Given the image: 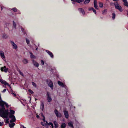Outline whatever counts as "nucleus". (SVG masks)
<instances>
[{"label":"nucleus","instance_id":"obj_1","mask_svg":"<svg viewBox=\"0 0 128 128\" xmlns=\"http://www.w3.org/2000/svg\"><path fill=\"white\" fill-rule=\"evenodd\" d=\"M116 4L114 3V4L116 8L120 12H122L123 10L122 7L119 5L118 2H116Z\"/></svg>","mask_w":128,"mask_h":128},{"label":"nucleus","instance_id":"obj_2","mask_svg":"<svg viewBox=\"0 0 128 128\" xmlns=\"http://www.w3.org/2000/svg\"><path fill=\"white\" fill-rule=\"evenodd\" d=\"M46 81L51 89H53L54 88V86L53 83L52 81L49 79H47L46 80Z\"/></svg>","mask_w":128,"mask_h":128},{"label":"nucleus","instance_id":"obj_3","mask_svg":"<svg viewBox=\"0 0 128 128\" xmlns=\"http://www.w3.org/2000/svg\"><path fill=\"white\" fill-rule=\"evenodd\" d=\"M1 113L2 114L0 116L3 118H8V116L9 114H6L5 112H4V111L1 112Z\"/></svg>","mask_w":128,"mask_h":128},{"label":"nucleus","instance_id":"obj_4","mask_svg":"<svg viewBox=\"0 0 128 128\" xmlns=\"http://www.w3.org/2000/svg\"><path fill=\"white\" fill-rule=\"evenodd\" d=\"M54 112L57 117L59 118L61 117L62 115L61 113L59 112L56 109H55L54 110Z\"/></svg>","mask_w":128,"mask_h":128},{"label":"nucleus","instance_id":"obj_5","mask_svg":"<svg viewBox=\"0 0 128 128\" xmlns=\"http://www.w3.org/2000/svg\"><path fill=\"white\" fill-rule=\"evenodd\" d=\"M10 113H9V117L10 118H12V116H14V114L15 111L12 110H10Z\"/></svg>","mask_w":128,"mask_h":128},{"label":"nucleus","instance_id":"obj_6","mask_svg":"<svg viewBox=\"0 0 128 128\" xmlns=\"http://www.w3.org/2000/svg\"><path fill=\"white\" fill-rule=\"evenodd\" d=\"M0 82L2 84L5 85H7L8 86L10 87V85L6 81L2 80L0 79Z\"/></svg>","mask_w":128,"mask_h":128},{"label":"nucleus","instance_id":"obj_7","mask_svg":"<svg viewBox=\"0 0 128 128\" xmlns=\"http://www.w3.org/2000/svg\"><path fill=\"white\" fill-rule=\"evenodd\" d=\"M10 41V43L12 44V46H13V48L14 49H16L17 48V46L15 44L14 42L11 40Z\"/></svg>","mask_w":128,"mask_h":128},{"label":"nucleus","instance_id":"obj_8","mask_svg":"<svg viewBox=\"0 0 128 128\" xmlns=\"http://www.w3.org/2000/svg\"><path fill=\"white\" fill-rule=\"evenodd\" d=\"M64 112L65 118H68L69 116V114L68 111L66 110H64Z\"/></svg>","mask_w":128,"mask_h":128},{"label":"nucleus","instance_id":"obj_9","mask_svg":"<svg viewBox=\"0 0 128 128\" xmlns=\"http://www.w3.org/2000/svg\"><path fill=\"white\" fill-rule=\"evenodd\" d=\"M47 96L48 101L49 102H50L52 101V99L48 92H47Z\"/></svg>","mask_w":128,"mask_h":128},{"label":"nucleus","instance_id":"obj_10","mask_svg":"<svg viewBox=\"0 0 128 128\" xmlns=\"http://www.w3.org/2000/svg\"><path fill=\"white\" fill-rule=\"evenodd\" d=\"M32 61L33 64L34 66L37 67H38L39 66V64L35 61L34 60H32Z\"/></svg>","mask_w":128,"mask_h":128},{"label":"nucleus","instance_id":"obj_11","mask_svg":"<svg viewBox=\"0 0 128 128\" xmlns=\"http://www.w3.org/2000/svg\"><path fill=\"white\" fill-rule=\"evenodd\" d=\"M58 84L62 87H64L66 86V85H64V84L61 82L60 81H58Z\"/></svg>","mask_w":128,"mask_h":128},{"label":"nucleus","instance_id":"obj_12","mask_svg":"<svg viewBox=\"0 0 128 128\" xmlns=\"http://www.w3.org/2000/svg\"><path fill=\"white\" fill-rule=\"evenodd\" d=\"M94 8L96 9H98V6L97 5V2L96 0H94Z\"/></svg>","mask_w":128,"mask_h":128},{"label":"nucleus","instance_id":"obj_13","mask_svg":"<svg viewBox=\"0 0 128 128\" xmlns=\"http://www.w3.org/2000/svg\"><path fill=\"white\" fill-rule=\"evenodd\" d=\"M46 52L48 53V54L50 55V56L52 58H53L54 57V55L53 54H52V53L50 51L48 50H46Z\"/></svg>","mask_w":128,"mask_h":128},{"label":"nucleus","instance_id":"obj_14","mask_svg":"<svg viewBox=\"0 0 128 128\" xmlns=\"http://www.w3.org/2000/svg\"><path fill=\"white\" fill-rule=\"evenodd\" d=\"M4 104H6V107L7 108H8V104H6V103L2 101L0 102V106H1V107L2 106H4Z\"/></svg>","mask_w":128,"mask_h":128},{"label":"nucleus","instance_id":"obj_15","mask_svg":"<svg viewBox=\"0 0 128 128\" xmlns=\"http://www.w3.org/2000/svg\"><path fill=\"white\" fill-rule=\"evenodd\" d=\"M68 126L72 128H74L73 125V122L72 121H70L68 123Z\"/></svg>","mask_w":128,"mask_h":128},{"label":"nucleus","instance_id":"obj_16","mask_svg":"<svg viewBox=\"0 0 128 128\" xmlns=\"http://www.w3.org/2000/svg\"><path fill=\"white\" fill-rule=\"evenodd\" d=\"M78 10L80 12L82 13L83 15H84L85 14L84 12V10L82 8H79L78 9Z\"/></svg>","mask_w":128,"mask_h":128},{"label":"nucleus","instance_id":"obj_17","mask_svg":"<svg viewBox=\"0 0 128 128\" xmlns=\"http://www.w3.org/2000/svg\"><path fill=\"white\" fill-rule=\"evenodd\" d=\"M71 0L74 2H76L78 3H80L84 1V0Z\"/></svg>","mask_w":128,"mask_h":128},{"label":"nucleus","instance_id":"obj_18","mask_svg":"<svg viewBox=\"0 0 128 128\" xmlns=\"http://www.w3.org/2000/svg\"><path fill=\"white\" fill-rule=\"evenodd\" d=\"M1 107L2 108L1 109L0 108V113H1L2 112L4 111L5 110L4 106H2Z\"/></svg>","mask_w":128,"mask_h":128},{"label":"nucleus","instance_id":"obj_19","mask_svg":"<svg viewBox=\"0 0 128 128\" xmlns=\"http://www.w3.org/2000/svg\"><path fill=\"white\" fill-rule=\"evenodd\" d=\"M53 123L55 127V128H58V124L57 122L56 121H54L53 122Z\"/></svg>","mask_w":128,"mask_h":128},{"label":"nucleus","instance_id":"obj_20","mask_svg":"<svg viewBox=\"0 0 128 128\" xmlns=\"http://www.w3.org/2000/svg\"><path fill=\"white\" fill-rule=\"evenodd\" d=\"M22 62L24 64H26L28 63V61L27 59L24 58L22 60Z\"/></svg>","mask_w":128,"mask_h":128},{"label":"nucleus","instance_id":"obj_21","mask_svg":"<svg viewBox=\"0 0 128 128\" xmlns=\"http://www.w3.org/2000/svg\"><path fill=\"white\" fill-rule=\"evenodd\" d=\"M15 125V123H13L11 124H9V126L11 128H13Z\"/></svg>","mask_w":128,"mask_h":128},{"label":"nucleus","instance_id":"obj_22","mask_svg":"<svg viewBox=\"0 0 128 128\" xmlns=\"http://www.w3.org/2000/svg\"><path fill=\"white\" fill-rule=\"evenodd\" d=\"M66 127V124L64 123H62L61 125V128H65Z\"/></svg>","mask_w":128,"mask_h":128},{"label":"nucleus","instance_id":"obj_23","mask_svg":"<svg viewBox=\"0 0 128 128\" xmlns=\"http://www.w3.org/2000/svg\"><path fill=\"white\" fill-rule=\"evenodd\" d=\"M8 36L5 34H2V38L4 39H6L8 38Z\"/></svg>","mask_w":128,"mask_h":128},{"label":"nucleus","instance_id":"obj_24","mask_svg":"<svg viewBox=\"0 0 128 128\" xmlns=\"http://www.w3.org/2000/svg\"><path fill=\"white\" fill-rule=\"evenodd\" d=\"M44 106V104L42 102L41 103L40 108H41L42 110L43 111Z\"/></svg>","mask_w":128,"mask_h":128},{"label":"nucleus","instance_id":"obj_25","mask_svg":"<svg viewBox=\"0 0 128 128\" xmlns=\"http://www.w3.org/2000/svg\"><path fill=\"white\" fill-rule=\"evenodd\" d=\"M30 57L31 58H36V56H34L32 53L30 52Z\"/></svg>","mask_w":128,"mask_h":128},{"label":"nucleus","instance_id":"obj_26","mask_svg":"<svg viewBox=\"0 0 128 128\" xmlns=\"http://www.w3.org/2000/svg\"><path fill=\"white\" fill-rule=\"evenodd\" d=\"M47 124L49 126H51L52 128H54V125L51 122H49V123H47Z\"/></svg>","mask_w":128,"mask_h":128},{"label":"nucleus","instance_id":"obj_27","mask_svg":"<svg viewBox=\"0 0 128 128\" xmlns=\"http://www.w3.org/2000/svg\"><path fill=\"white\" fill-rule=\"evenodd\" d=\"M0 55L3 58H5V56H4V54L3 52L2 51L1 52H0Z\"/></svg>","mask_w":128,"mask_h":128},{"label":"nucleus","instance_id":"obj_28","mask_svg":"<svg viewBox=\"0 0 128 128\" xmlns=\"http://www.w3.org/2000/svg\"><path fill=\"white\" fill-rule=\"evenodd\" d=\"M4 71L6 72H7L8 71V68H6V66H4Z\"/></svg>","mask_w":128,"mask_h":128},{"label":"nucleus","instance_id":"obj_29","mask_svg":"<svg viewBox=\"0 0 128 128\" xmlns=\"http://www.w3.org/2000/svg\"><path fill=\"white\" fill-rule=\"evenodd\" d=\"M90 0H85L84 2V4H88L89 3Z\"/></svg>","mask_w":128,"mask_h":128},{"label":"nucleus","instance_id":"obj_30","mask_svg":"<svg viewBox=\"0 0 128 128\" xmlns=\"http://www.w3.org/2000/svg\"><path fill=\"white\" fill-rule=\"evenodd\" d=\"M107 11V10L106 9L104 10L102 12V14H106Z\"/></svg>","mask_w":128,"mask_h":128},{"label":"nucleus","instance_id":"obj_31","mask_svg":"<svg viewBox=\"0 0 128 128\" xmlns=\"http://www.w3.org/2000/svg\"><path fill=\"white\" fill-rule=\"evenodd\" d=\"M12 120L13 121V122H15L16 120V118L15 117V116H14V117L12 116Z\"/></svg>","mask_w":128,"mask_h":128},{"label":"nucleus","instance_id":"obj_32","mask_svg":"<svg viewBox=\"0 0 128 128\" xmlns=\"http://www.w3.org/2000/svg\"><path fill=\"white\" fill-rule=\"evenodd\" d=\"M13 27L15 29H16V23H15V22H14V21H13Z\"/></svg>","mask_w":128,"mask_h":128},{"label":"nucleus","instance_id":"obj_33","mask_svg":"<svg viewBox=\"0 0 128 128\" xmlns=\"http://www.w3.org/2000/svg\"><path fill=\"white\" fill-rule=\"evenodd\" d=\"M44 122H41V124L43 126H46L47 124L45 123H44Z\"/></svg>","mask_w":128,"mask_h":128},{"label":"nucleus","instance_id":"obj_34","mask_svg":"<svg viewBox=\"0 0 128 128\" xmlns=\"http://www.w3.org/2000/svg\"><path fill=\"white\" fill-rule=\"evenodd\" d=\"M112 18L113 20L114 19L116 16V14L114 12L112 13Z\"/></svg>","mask_w":128,"mask_h":128},{"label":"nucleus","instance_id":"obj_35","mask_svg":"<svg viewBox=\"0 0 128 128\" xmlns=\"http://www.w3.org/2000/svg\"><path fill=\"white\" fill-rule=\"evenodd\" d=\"M124 3V4H126L128 3L127 0H122Z\"/></svg>","mask_w":128,"mask_h":128},{"label":"nucleus","instance_id":"obj_36","mask_svg":"<svg viewBox=\"0 0 128 128\" xmlns=\"http://www.w3.org/2000/svg\"><path fill=\"white\" fill-rule=\"evenodd\" d=\"M11 10L14 12H17V10L16 8H12V9Z\"/></svg>","mask_w":128,"mask_h":128},{"label":"nucleus","instance_id":"obj_37","mask_svg":"<svg viewBox=\"0 0 128 128\" xmlns=\"http://www.w3.org/2000/svg\"><path fill=\"white\" fill-rule=\"evenodd\" d=\"M32 85L34 86L35 87H36V83H35L34 82H32Z\"/></svg>","mask_w":128,"mask_h":128},{"label":"nucleus","instance_id":"obj_38","mask_svg":"<svg viewBox=\"0 0 128 128\" xmlns=\"http://www.w3.org/2000/svg\"><path fill=\"white\" fill-rule=\"evenodd\" d=\"M26 43L28 44H29L30 43L29 40L28 39V38H26Z\"/></svg>","mask_w":128,"mask_h":128},{"label":"nucleus","instance_id":"obj_39","mask_svg":"<svg viewBox=\"0 0 128 128\" xmlns=\"http://www.w3.org/2000/svg\"><path fill=\"white\" fill-rule=\"evenodd\" d=\"M6 124H8L9 122V119L8 118H6Z\"/></svg>","mask_w":128,"mask_h":128},{"label":"nucleus","instance_id":"obj_40","mask_svg":"<svg viewBox=\"0 0 128 128\" xmlns=\"http://www.w3.org/2000/svg\"><path fill=\"white\" fill-rule=\"evenodd\" d=\"M18 70V72L19 73V74L21 75L22 76H24L23 73L21 72V71L20 70Z\"/></svg>","mask_w":128,"mask_h":128},{"label":"nucleus","instance_id":"obj_41","mask_svg":"<svg viewBox=\"0 0 128 128\" xmlns=\"http://www.w3.org/2000/svg\"><path fill=\"white\" fill-rule=\"evenodd\" d=\"M99 6L100 7L102 8L103 6V4L101 2H100L99 3Z\"/></svg>","mask_w":128,"mask_h":128},{"label":"nucleus","instance_id":"obj_42","mask_svg":"<svg viewBox=\"0 0 128 128\" xmlns=\"http://www.w3.org/2000/svg\"><path fill=\"white\" fill-rule=\"evenodd\" d=\"M28 91L30 93L32 94H33L34 93L31 90H29Z\"/></svg>","mask_w":128,"mask_h":128},{"label":"nucleus","instance_id":"obj_43","mask_svg":"<svg viewBox=\"0 0 128 128\" xmlns=\"http://www.w3.org/2000/svg\"><path fill=\"white\" fill-rule=\"evenodd\" d=\"M42 120L44 121V122H46V124H47V122L45 120V116H44L43 118L42 119Z\"/></svg>","mask_w":128,"mask_h":128},{"label":"nucleus","instance_id":"obj_44","mask_svg":"<svg viewBox=\"0 0 128 128\" xmlns=\"http://www.w3.org/2000/svg\"><path fill=\"white\" fill-rule=\"evenodd\" d=\"M4 112H5L6 114H9V112L8 110H4Z\"/></svg>","mask_w":128,"mask_h":128},{"label":"nucleus","instance_id":"obj_45","mask_svg":"<svg viewBox=\"0 0 128 128\" xmlns=\"http://www.w3.org/2000/svg\"><path fill=\"white\" fill-rule=\"evenodd\" d=\"M94 9V8L92 7L90 8H88V10L90 11L91 10H92Z\"/></svg>","mask_w":128,"mask_h":128},{"label":"nucleus","instance_id":"obj_46","mask_svg":"<svg viewBox=\"0 0 128 128\" xmlns=\"http://www.w3.org/2000/svg\"><path fill=\"white\" fill-rule=\"evenodd\" d=\"M41 62L42 64V65H44V62L43 60H41Z\"/></svg>","mask_w":128,"mask_h":128},{"label":"nucleus","instance_id":"obj_47","mask_svg":"<svg viewBox=\"0 0 128 128\" xmlns=\"http://www.w3.org/2000/svg\"><path fill=\"white\" fill-rule=\"evenodd\" d=\"M4 67H2L1 68V70L2 72L4 71Z\"/></svg>","mask_w":128,"mask_h":128},{"label":"nucleus","instance_id":"obj_48","mask_svg":"<svg viewBox=\"0 0 128 128\" xmlns=\"http://www.w3.org/2000/svg\"><path fill=\"white\" fill-rule=\"evenodd\" d=\"M92 11H93V12H94L95 14H96V12L95 9H94L92 10Z\"/></svg>","mask_w":128,"mask_h":128},{"label":"nucleus","instance_id":"obj_49","mask_svg":"<svg viewBox=\"0 0 128 128\" xmlns=\"http://www.w3.org/2000/svg\"><path fill=\"white\" fill-rule=\"evenodd\" d=\"M6 90V89H4L2 91V92H5Z\"/></svg>","mask_w":128,"mask_h":128},{"label":"nucleus","instance_id":"obj_50","mask_svg":"<svg viewBox=\"0 0 128 128\" xmlns=\"http://www.w3.org/2000/svg\"><path fill=\"white\" fill-rule=\"evenodd\" d=\"M3 124V122H2V123L1 122H0V126H2Z\"/></svg>","mask_w":128,"mask_h":128},{"label":"nucleus","instance_id":"obj_51","mask_svg":"<svg viewBox=\"0 0 128 128\" xmlns=\"http://www.w3.org/2000/svg\"><path fill=\"white\" fill-rule=\"evenodd\" d=\"M21 30H22V32H24V29L23 28H21Z\"/></svg>","mask_w":128,"mask_h":128},{"label":"nucleus","instance_id":"obj_52","mask_svg":"<svg viewBox=\"0 0 128 128\" xmlns=\"http://www.w3.org/2000/svg\"><path fill=\"white\" fill-rule=\"evenodd\" d=\"M20 126H21L22 127H23V128H26V127H24V126H23V125H22V124L20 125Z\"/></svg>","mask_w":128,"mask_h":128},{"label":"nucleus","instance_id":"obj_53","mask_svg":"<svg viewBox=\"0 0 128 128\" xmlns=\"http://www.w3.org/2000/svg\"><path fill=\"white\" fill-rule=\"evenodd\" d=\"M124 5L126 6H127V7H128V4H124Z\"/></svg>","mask_w":128,"mask_h":128},{"label":"nucleus","instance_id":"obj_54","mask_svg":"<svg viewBox=\"0 0 128 128\" xmlns=\"http://www.w3.org/2000/svg\"><path fill=\"white\" fill-rule=\"evenodd\" d=\"M10 123H12V122H13V121H12V120H10Z\"/></svg>","mask_w":128,"mask_h":128},{"label":"nucleus","instance_id":"obj_55","mask_svg":"<svg viewBox=\"0 0 128 128\" xmlns=\"http://www.w3.org/2000/svg\"><path fill=\"white\" fill-rule=\"evenodd\" d=\"M36 118H39V116L38 115H37L36 116Z\"/></svg>","mask_w":128,"mask_h":128},{"label":"nucleus","instance_id":"obj_56","mask_svg":"<svg viewBox=\"0 0 128 128\" xmlns=\"http://www.w3.org/2000/svg\"><path fill=\"white\" fill-rule=\"evenodd\" d=\"M28 98H30V100L29 102H30V100H31V98L30 97H28Z\"/></svg>","mask_w":128,"mask_h":128},{"label":"nucleus","instance_id":"obj_57","mask_svg":"<svg viewBox=\"0 0 128 128\" xmlns=\"http://www.w3.org/2000/svg\"><path fill=\"white\" fill-rule=\"evenodd\" d=\"M42 116L43 117V118H44V116L43 114H42Z\"/></svg>","mask_w":128,"mask_h":128},{"label":"nucleus","instance_id":"obj_58","mask_svg":"<svg viewBox=\"0 0 128 128\" xmlns=\"http://www.w3.org/2000/svg\"><path fill=\"white\" fill-rule=\"evenodd\" d=\"M38 49V48H36V50H37Z\"/></svg>","mask_w":128,"mask_h":128},{"label":"nucleus","instance_id":"obj_59","mask_svg":"<svg viewBox=\"0 0 128 128\" xmlns=\"http://www.w3.org/2000/svg\"><path fill=\"white\" fill-rule=\"evenodd\" d=\"M74 2H72V4H74Z\"/></svg>","mask_w":128,"mask_h":128},{"label":"nucleus","instance_id":"obj_60","mask_svg":"<svg viewBox=\"0 0 128 128\" xmlns=\"http://www.w3.org/2000/svg\"><path fill=\"white\" fill-rule=\"evenodd\" d=\"M100 18L102 19H103V18H102V17H100Z\"/></svg>","mask_w":128,"mask_h":128},{"label":"nucleus","instance_id":"obj_61","mask_svg":"<svg viewBox=\"0 0 128 128\" xmlns=\"http://www.w3.org/2000/svg\"><path fill=\"white\" fill-rule=\"evenodd\" d=\"M37 100V99L36 98H35V100H36H36Z\"/></svg>","mask_w":128,"mask_h":128},{"label":"nucleus","instance_id":"obj_62","mask_svg":"<svg viewBox=\"0 0 128 128\" xmlns=\"http://www.w3.org/2000/svg\"><path fill=\"white\" fill-rule=\"evenodd\" d=\"M2 8H1V10H2Z\"/></svg>","mask_w":128,"mask_h":128},{"label":"nucleus","instance_id":"obj_63","mask_svg":"<svg viewBox=\"0 0 128 128\" xmlns=\"http://www.w3.org/2000/svg\"><path fill=\"white\" fill-rule=\"evenodd\" d=\"M127 14L128 15V12H127Z\"/></svg>","mask_w":128,"mask_h":128},{"label":"nucleus","instance_id":"obj_64","mask_svg":"<svg viewBox=\"0 0 128 128\" xmlns=\"http://www.w3.org/2000/svg\"><path fill=\"white\" fill-rule=\"evenodd\" d=\"M20 12H19V13H20Z\"/></svg>","mask_w":128,"mask_h":128}]
</instances>
